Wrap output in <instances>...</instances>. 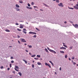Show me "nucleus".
I'll return each instance as SVG.
<instances>
[{
  "label": "nucleus",
  "instance_id": "1",
  "mask_svg": "<svg viewBox=\"0 0 78 78\" xmlns=\"http://www.w3.org/2000/svg\"><path fill=\"white\" fill-rule=\"evenodd\" d=\"M47 48L50 52L53 53H54V54H56V52L55 51L50 49L48 47Z\"/></svg>",
  "mask_w": 78,
  "mask_h": 78
},
{
  "label": "nucleus",
  "instance_id": "2",
  "mask_svg": "<svg viewBox=\"0 0 78 78\" xmlns=\"http://www.w3.org/2000/svg\"><path fill=\"white\" fill-rule=\"evenodd\" d=\"M73 25L74 27L78 29V25L77 24H75V25L74 24H73Z\"/></svg>",
  "mask_w": 78,
  "mask_h": 78
},
{
  "label": "nucleus",
  "instance_id": "3",
  "mask_svg": "<svg viewBox=\"0 0 78 78\" xmlns=\"http://www.w3.org/2000/svg\"><path fill=\"white\" fill-rule=\"evenodd\" d=\"M20 40H21V42H27V41L25 40V39L23 38H20Z\"/></svg>",
  "mask_w": 78,
  "mask_h": 78
},
{
  "label": "nucleus",
  "instance_id": "4",
  "mask_svg": "<svg viewBox=\"0 0 78 78\" xmlns=\"http://www.w3.org/2000/svg\"><path fill=\"white\" fill-rule=\"evenodd\" d=\"M58 5L59 6H61L62 7L64 6V5L62 4V3H60L59 4H58Z\"/></svg>",
  "mask_w": 78,
  "mask_h": 78
},
{
  "label": "nucleus",
  "instance_id": "5",
  "mask_svg": "<svg viewBox=\"0 0 78 78\" xmlns=\"http://www.w3.org/2000/svg\"><path fill=\"white\" fill-rule=\"evenodd\" d=\"M49 22H51V23H55V21L54 20H51V21Z\"/></svg>",
  "mask_w": 78,
  "mask_h": 78
},
{
  "label": "nucleus",
  "instance_id": "6",
  "mask_svg": "<svg viewBox=\"0 0 78 78\" xmlns=\"http://www.w3.org/2000/svg\"><path fill=\"white\" fill-rule=\"evenodd\" d=\"M61 50H66V48L65 47H62L60 48Z\"/></svg>",
  "mask_w": 78,
  "mask_h": 78
},
{
  "label": "nucleus",
  "instance_id": "7",
  "mask_svg": "<svg viewBox=\"0 0 78 78\" xmlns=\"http://www.w3.org/2000/svg\"><path fill=\"white\" fill-rule=\"evenodd\" d=\"M25 31H27V30L25 29H23V32L25 34H27V32Z\"/></svg>",
  "mask_w": 78,
  "mask_h": 78
},
{
  "label": "nucleus",
  "instance_id": "8",
  "mask_svg": "<svg viewBox=\"0 0 78 78\" xmlns=\"http://www.w3.org/2000/svg\"><path fill=\"white\" fill-rule=\"evenodd\" d=\"M74 9H78V7H77L76 6H74Z\"/></svg>",
  "mask_w": 78,
  "mask_h": 78
},
{
  "label": "nucleus",
  "instance_id": "9",
  "mask_svg": "<svg viewBox=\"0 0 78 78\" xmlns=\"http://www.w3.org/2000/svg\"><path fill=\"white\" fill-rule=\"evenodd\" d=\"M15 9L17 11H20V9L17 8H15Z\"/></svg>",
  "mask_w": 78,
  "mask_h": 78
},
{
  "label": "nucleus",
  "instance_id": "10",
  "mask_svg": "<svg viewBox=\"0 0 78 78\" xmlns=\"http://www.w3.org/2000/svg\"><path fill=\"white\" fill-rule=\"evenodd\" d=\"M22 25V24H20V28H23V27Z\"/></svg>",
  "mask_w": 78,
  "mask_h": 78
},
{
  "label": "nucleus",
  "instance_id": "11",
  "mask_svg": "<svg viewBox=\"0 0 78 78\" xmlns=\"http://www.w3.org/2000/svg\"><path fill=\"white\" fill-rule=\"evenodd\" d=\"M49 62L50 63H51V64L52 65V66H54V64H53V62H51V61H49Z\"/></svg>",
  "mask_w": 78,
  "mask_h": 78
},
{
  "label": "nucleus",
  "instance_id": "12",
  "mask_svg": "<svg viewBox=\"0 0 78 78\" xmlns=\"http://www.w3.org/2000/svg\"><path fill=\"white\" fill-rule=\"evenodd\" d=\"M19 2L20 3H23V1L22 0H20Z\"/></svg>",
  "mask_w": 78,
  "mask_h": 78
},
{
  "label": "nucleus",
  "instance_id": "13",
  "mask_svg": "<svg viewBox=\"0 0 78 78\" xmlns=\"http://www.w3.org/2000/svg\"><path fill=\"white\" fill-rule=\"evenodd\" d=\"M16 8H19L20 7V6L17 4H16Z\"/></svg>",
  "mask_w": 78,
  "mask_h": 78
},
{
  "label": "nucleus",
  "instance_id": "14",
  "mask_svg": "<svg viewBox=\"0 0 78 78\" xmlns=\"http://www.w3.org/2000/svg\"><path fill=\"white\" fill-rule=\"evenodd\" d=\"M5 31L6 32H10V30L8 29H6L5 30Z\"/></svg>",
  "mask_w": 78,
  "mask_h": 78
},
{
  "label": "nucleus",
  "instance_id": "15",
  "mask_svg": "<svg viewBox=\"0 0 78 78\" xmlns=\"http://www.w3.org/2000/svg\"><path fill=\"white\" fill-rule=\"evenodd\" d=\"M44 50L46 52H47L48 53V50H47V48H45L44 49Z\"/></svg>",
  "mask_w": 78,
  "mask_h": 78
},
{
  "label": "nucleus",
  "instance_id": "16",
  "mask_svg": "<svg viewBox=\"0 0 78 78\" xmlns=\"http://www.w3.org/2000/svg\"><path fill=\"white\" fill-rule=\"evenodd\" d=\"M68 8L70 9H74L72 7H68Z\"/></svg>",
  "mask_w": 78,
  "mask_h": 78
},
{
  "label": "nucleus",
  "instance_id": "17",
  "mask_svg": "<svg viewBox=\"0 0 78 78\" xmlns=\"http://www.w3.org/2000/svg\"><path fill=\"white\" fill-rule=\"evenodd\" d=\"M73 48V46H70L69 47V50H72V48Z\"/></svg>",
  "mask_w": 78,
  "mask_h": 78
},
{
  "label": "nucleus",
  "instance_id": "18",
  "mask_svg": "<svg viewBox=\"0 0 78 78\" xmlns=\"http://www.w3.org/2000/svg\"><path fill=\"white\" fill-rule=\"evenodd\" d=\"M23 61H24V62L26 63V64H27V61L26 60H25L24 59H23Z\"/></svg>",
  "mask_w": 78,
  "mask_h": 78
},
{
  "label": "nucleus",
  "instance_id": "19",
  "mask_svg": "<svg viewBox=\"0 0 78 78\" xmlns=\"http://www.w3.org/2000/svg\"><path fill=\"white\" fill-rule=\"evenodd\" d=\"M60 53H64V51H60Z\"/></svg>",
  "mask_w": 78,
  "mask_h": 78
},
{
  "label": "nucleus",
  "instance_id": "20",
  "mask_svg": "<svg viewBox=\"0 0 78 78\" xmlns=\"http://www.w3.org/2000/svg\"><path fill=\"white\" fill-rule=\"evenodd\" d=\"M32 58H34V57H35L36 56V55H31V56Z\"/></svg>",
  "mask_w": 78,
  "mask_h": 78
},
{
  "label": "nucleus",
  "instance_id": "21",
  "mask_svg": "<svg viewBox=\"0 0 78 78\" xmlns=\"http://www.w3.org/2000/svg\"><path fill=\"white\" fill-rule=\"evenodd\" d=\"M15 68L16 69H19V67H18V66H15Z\"/></svg>",
  "mask_w": 78,
  "mask_h": 78
},
{
  "label": "nucleus",
  "instance_id": "22",
  "mask_svg": "<svg viewBox=\"0 0 78 78\" xmlns=\"http://www.w3.org/2000/svg\"><path fill=\"white\" fill-rule=\"evenodd\" d=\"M37 64L38 65H39V66L40 65H41V63L39 62H37Z\"/></svg>",
  "mask_w": 78,
  "mask_h": 78
},
{
  "label": "nucleus",
  "instance_id": "23",
  "mask_svg": "<svg viewBox=\"0 0 78 78\" xmlns=\"http://www.w3.org/2000/svg\"><path fill=\"white\" fill-rule=\"evenodd\" d=\"M18 74L20 75V76H21L22 75V73L20 72H19L18 73Z\"/></svg>",
  "mask_w": 78,
  "mask_h": 78
},
{
  "label": "nucleus",
  "instance_id": "24",
  "mask_svg": "<svg viewBox=\"0 0 78 78\" xmlns=\"http://www.w3.org/2000/svg\"><path fill=\"white\" fill-rule=\"evenodd\" d=\"M55 1L57 3H59V0H55Z\"/></svg>",
  "mask_w": 78,
  "mask_h": 78
},
{
  "label": "nucleus",
  "instance_id": "25",
  "mask_svg": "<svg viewBox=\"0 0 78 78\" xmlns=\"http://www.w3.org/2000/svg\"><path fill=\"white\" fill-rule=\"evenodd\" d=\"M65 58H67V54L65 56Z\"/></svg>",
  "mask_w": 78,
  "mask_h": 78
},
{
  "label": "nucleus",
  "instance_id": "26",
  "mask_svg": "<svg viewBox=\"0 0 78 78\" xmlns=\"http://www.w3.org/2000/svg\"><path fill=\"white\" fill-rule=\"evenodd\" d=\"M37 57H38V58H40L41 57V55H37Z\"/></svg>",
  "mask_w": 78,
  "mask_h": 78
},
{
  "label": "nucleus",
  "instance_id": "27",
  "mask_svg": "<svg viewBox=\"0 0 78 78\" xmlns=\"http://www.w3.org/2000/svg\"><path fill=\"white\" fill-rule=\"evenodd\" d=\"M17 30L18 31H21V29H20L19 28H17Z\"/></svg>",
  "mask_w": 78,
  "mask_h": 78
},
{
  "label": "nucleus",
  "instance_id": "28",
  "mask_svg": "<svg viewBox=\"0 0 78 78\" xmlns=\"http://www.w3.org/2000/svg\"><path fill=\"white\" fill-rule=\"evenodd\" d=\"M63 45L65 47H66V48H67V46H66V45H64V44H63Z\"/></svg>",
  "mask_w": 78,
  "mask_h": 78
},
{
  "label": "nucleus",
  "instance_id": "29",
  "mask_svg": "<svg viewBox=\"0 0 78 78\" xmlns=\"http://www.w3.org/2000/svg\"><path fill=\"white\" fill-rule=\"evenodd\" d=\"M15 70L16 71H17V72H19V70L17 69L16 68H15Z\"/></svg>",
  "mask_w": 78,
  "mask_h": 78
},
{
  "label": "nucleus",
  "instance_id": "30",
  "mask_svg": "<svg viewBox=\"0 0 78 78\" xmlns=\"http://www.w3.org/2000/svg\"><path fill=\"white\" fill-rule=\"evenodd\" d=\"M43 5H45V6H47V7H49L47 5H46V4L43 3Z\"/></svg>",
  "mask_w": 78,
  "mask_h": 78
},
{
  "label": "nucleus",
  "instance_id": "31",
  "mask_svg": "<svg viewBox=\"0 0 78 78\" xmlns=\"http://www.w3.org/2000/svg\"><path fill=\"white\" fill-rule=\"evenodd\" d=\"M49 64H48V63H47V62H45V66H48V65Z\"/></svg>",
  "mask_w": 78,
  "mask_h": 78
},
{
  "label": "nucleus",
  "instance_id": "32",
  "mask_svg": "<svg viewBox=\"0 0 78 78\" xmlns=\"http://www.w3.org/2000/svg\"><path fill=\"white\" fill-rule=\"evenodd\" d=\"M48 67H49L50 68H51V66H50V65L49 64L48 65Z\"/></svg>",
  "mask_w": 78,
  "mask_h": 78
},
{
  "label": "nucleus",
  "instance_id": "33",
  "mask_svg": "<svg viewBox=\"0 0 78 78\" xmlns=\"http://www.w3.org/2000/svg\"><path fill=\"white\" fill-rule=\"evenodd\" d=\"M37 36L36 35H34V36H33V37H35V38H36V37Z\"/></svg>",
  "mask_w": 78,
  "mask_h": 78
},
{
  "label": "nucleus",
  "instance_id": "34",
  "mask_svg": "<svg viewBox=\"0 0 78 78\" xmlns=\"http://www.w3.org/2000/svg\"><path fill=\"white\" fill-rule=\"evenodd\" d=\"M28 6H29V7L31 6V5L29 3H28Z\"/></svg>",
  "mask_w": 78,
  "mask_h": 78
},
{
  "label": "nucleus",
  "instance_id": "35",
  "mask_svg": "<svg viewBox=\"0 0 78 78\" xmlns=\"http://www.w3.org/2000/svg\"><path fill=\"white\" fill-rule=\"evenodd\" d=\"M32 66L33 68H34V64H32Z\"/></svg>",
  "mask_w": 78,
  "mask_h": 78
},
{
  "label": "nucleus",
  "instance_id": "36",
  "mask_svg": "<svg viewBox=\"0 0 78 78\" xmlns=\"http://www.w3.org/2000/svg\"><path fill=\"white\" fill-rule=\"evenodd\" d=\"M12 73H14V74H16V72H15V71H13L12 72Z\"/></svg>",
  "mask_w": 78,
  "mask_h": 78
},
{
  "label": "nucleus",
  "instance_id": "37",
  "mask_svg": "<svg viewBox=\"0 0 78 78\" xmlns=\"http://www.w3.org/2000/svg\"><path fill=\"white\" fill-rule=\"evenodd\" d=\"M33 32H31V31H30V32H29V33L30 34H33Z\"/></svg>",
  "mask_w": 78,
  "mask_h": 78
},
{
  "label": "nucleus",
  "instance_id": "38",
  "mask_svg": "<svg viewBox=\"0 0 78 78\" xmlns=\"http://www.w3.org/2000/svg\"><path fill=\"white\" fill-rule=\"evenodd\" d=\"M11 63H14V61L12 60L11 61Z\"/></svg>",
  "mask_w": 78,
  "mask_h": 78
},
{
  "label": "nucleus",
  "instance_id": "39",
  "mask_svg": "<svg viewBox=\"0 0 78 78\" xmlns=\"http://www.w3.org/2000/svg\"><path fill=\"white\" fill-rule=\"evenodd\" d=\"M29 48H32V46H31V45H30V46H29Z\"/></svg>",
  "mask_w": 78,
  "mask_h": 78
},
{
  "label": "nucleus",
  "instance_id": "40",
  "mask_svg": "<svg viewBox=\"0 0 78 78\" xmlns=\"http://www.w3.org/2000/svg\"><path fill=\"white\" fill-rule=\"evenodd\" d=\"M69 22H70V23H73V22L70 21H69Z\"/></svg>",
  "mask_w": 78,
  "mask_h": 78
},
{
  "label": "nucleus",
  "instance_id": "41",
  "mask_svg": "<svg viewBox=\"0 0 78 78\" xmlns=\"http://www.w3.org/2000/svg\"><path fill=\"white\" fill-rule=\"evenodd\" d=\"M36 30H37L38 31H40V30L37 28H36Z\"/></svg>",
  "mask_w": 78,
  "mask_h": 78
},
{
  "label": "nucleus",
  "instance_id": "42",
  "mask_svg": "<svg viewBox=\"0 0 78 78\" xmlns=\"http://www.w3.org/2000/svg\"><path fill=\"white\" fill-rule=\"evenodd\" d=\"M32 34H37L36 33H35V32H33Z\"/></svg>",
  "mask_w": 78,
  "mask_h": 78
},
{
  "label": "nucleus",
  "instance_id": "43",
  "mask_svg": "<svg viewBox=\"0 0 78 78\" xmlns=\"http://www.w3.org/2000/svg\"><path fill=\"white\" fill-rule=\"evenodd\" d=\"M34 59H36V60H38V58H34Z\"/></svg>",
  "mask_w": 78,
  "mask_h": 78
},
{
  "label": "nucleus",
  "instance_id": "44",
  "mask_svg": "<svg viewBox=\"0 0 78 78\" xmlns=\"http://www.w3.org/2000/svg\"><path fill=\"white\" fill-rule=\"evenodd\" d=\"M73 65H75V64H76V62H74L73 63Z\"/></svg>",
  "mask_w": 78,
  "mask_h": 78
},
{
  "label": "nucleus",
  "instance_id": "45",
  "mask_svg": "<svg viewBox=\"0 0 78 78\" xmlns=\"http://www.w3.org/2000/svg\"><path fill=\"white\" fill-rule=\"evenodd\" d=\"M75 59V57H73L72 58V59Z\"/></svg>",
  "mask_w": 78,
  "mask_h": 78
},
{
  "label": "nucleus",
  "instance_id": "46",
  "mask_svg": "<svg viewBox=\"0 0 78 78\" xmlns=\"http://www.w3.org/2000/svg\"><path fill=\"white\" fill-rule=\"evenodd\" d=\"M31 4L32 5H34V2H31Z\"/></svg>",
  "mask_w": 78,
  "mask_h": 78
},
{
  "label": "nucleus",
  "instance_id": "47",
  "mask_svg": "<svg viewBox=\"0 0 78 78\" xmlns=\"http://www.w3.org/2000/svg\"><path fill=\"white\" fill-rule=\"evenodd\" d=\"M15 25H19V24L17 23H16Z\"/></svg>",
  "mask_w": 78,
  "mask_h": 78
},
{
  "label": "nucleus",
  "instance_id": "48",
  "mask_svg": "<svg viewBox=\"0 0 78 78\" xmlns=\"http://www.w3.org/2000/svg\"><path fill=\"white\" fill-rule=\"evenodd\" d=\"M12 66V65L11 64H10V68Z\"/></svg>",
  "mask_w": 78,
  "mask_h": 78
},
{
  "label": "nucleus",
  "instance_id": "49",
  "mask_svg": "<svg viewBox=\"0 0 78 78\" xmlns=\"http://www.w3.org/2000/svg\"><path fill=\"white\" fill-rule=\"evenodd\" d=\"M67 21H65L64 22V23H65V24H66V23H67Z\"/></svg>",
  "mask_w": 78,
  "mask_h": 78
},
{
  "label": "nucleus",
  "instance_id": "50",
  "mask_svg": "<svg viewBox=\"0 0 78 78\" xmlns=\"http://www.w3.org/2000/svg\"><path fill=\"white\" fill-rule=\"evenodd\" d=\"M18 43H19V44H20V41H18Z\"/></svg>",
  "mask_w": 78,
  "mask_h": 78
},
{
  "label": "nucleus",
  "instance_id": "51",
  "mask_svg": "<svg viewBox=\"0 0 78 78\" xmlns=\"http://www.w3.org/2000/svg\"><path fill=\"white\" fill-rule=\"evenodd\" d=\"M20 37L19 35H18V38H20Z\"/></svg>",
  "mask_w": 78,
  "mask_h": 78
},
{
  "label": "nucleus",
  "instance_id": "52",
  "mask_svg": "<svg viewBox=\"0 0 78 78\" xmlns=\"http://www.w3.org/2000/svg\"><path fill=\"white\" fill-rule=\"evenodd\" d=\"M20 22H23V21H20Z\"/></svg>",
  "mask_w": 78,
  "mask_h": 78
},
{
  "label": "nucleus",
  "instance_id": "53",
  "mask_svg": "<svg viewBox=\"0 0 78 78\" xmlns=\"http://www.w3.org/2000/svg\"><path fill=\"white\" fill-rule=\"evenodd\" d=\"M26 8H27L28 9H29V7H28V6H27L26 7Z\"/></svg>",
  "mask_w": 78,
  "mask_h": 78
},
{
  "label": "nucleus",
  "instance_id": "54",
  "mask_svg": "<svg viewBox=\"0 0 78 78\" xmlns=\"http://www.w3.org/2000/svg\"><path fill=\"white\" fill-rule=\"evenodd\" d=\"M26 51V52H27V53H28V51L27 50H25Z\"/></svg>",
  "mask_w": 78,
  "mask_h": 78
},
{
  "label": "nucleus",
  "instance_id": "55",
  "mask_svg": "<svg viewBox=\"0 0 78 78\" xmlns=\"http://www.w3.org/2000/svg\"><path fill=\"white\" fill-rule=\"evenodd\" d=\"M0 68L1 69H3V66H2V67H1Z\"/></svg>",
  "mask_w": 78,
  "mask_h": 78
},
{
  "label": "nucleus",
  "instance_id": "56",
  "mask_svg": "<svg viewBox=\"0 0 78 78\" xmlns=\"http://www.w3.org/2000/svg\"><path fill=\"white\" fill-rule=\"evenodd\" d=\"M11 59H13V57H11Z\"/></svg>",
  "mask_w": 78,
  "mask_h": 78
},
{
  "label": "nucleus",
  "instance_id": "57",
  "mask_svg": "<svg viewBox=\"0 0 78 78\" xmlns=\"http://www.w3.org/2000/svg\"><path fill=\"white\" fill-rule=\"evenodd\" d=\"M10 69V68H7V70H9Z\"/></svg>",
  "mask_w": 78,
  "mask_h": 78
},
{
  "label": "nucleus",
  "instance_id": "58",
  "mask_svg": "<svg viewBox=\"0 0 78 78\" xmlns=\"http://www.w3.org/2000/svg\"><path fill=\"white\" fill-rule=\"evenodd\" d=\"M29 9H32V8H31V7H29Z\"/></svg>",
  "mask_w": 78,
  "mask_h": 78
},
{
  "label": "nucleus",
  "instance_id": "59",
  "mask_svg": "<svg viewBox=\"0 0 78 78\" xmlns=\"http://www.w3.org/2000/svg\"><path fill=\"white\" fill-rule=\"evenodd\" d=\"M76 6H78V4H76Z\"/></svg>",
  "mask_w": 78,
  "mask_h": 78
},
{
  "label": "nucleus",
  "instance_id": "60",
  "mask_svg": "<svg viewBox=\"0 0 78 78\" xmlns=\"http://www.w3.org/2000/svg\"><path fill=\"white\" fill-rule=\"evenodd\" d=\"M60 70H61V67H60L59 68Z\"/></svg>",
  "mask_w": 78,
  "mask_h": 78
},
{
  "label": "nucleus",
  "instance_id": "61",
  "mask_svg": "<svg viewBox=\"0 0 78 78\" xmlns=\"http://www.w3.org/2000/svg\"><path fill=\"white\" fill-rule=\"evenodd\" d=\"M69 61H71V59H70V58H69Z\"/></svg>",
  "mask_w": 78,
  "mask_h": 78
},
{
  "label": "nucleus",
  "instance_id": "62",
  "mask_svg": "<svg viewBox=\"0 0 78 78\" xmlns=\"http://www.w3.org/2000/svg\"><path fill=\"white\" fill-rule=\"evenodd\" d=\"M34 8H37V7H36V6H34Z\"/></svg>",
  "mask_w": 78,
  "mask_h": 78
},
{
  "label": "nucleus",
  "instance_id": "63",
  "mask_svg": "<svg viewBox=\"0 0 78 78\" xmlns=\"http://www.w3.org/2000/svg\"><path fill=\"white\" fill-rule=\"evenodd\" d=\"M9 48H11V47H12V46H9Z\"/></svg>",
  "mask_w": 78,
  "mask_h": 78
},
{
  "label": "nucleus",
  "instance_id": "64",
  "mask_svg": "<svg viewBox=\"0 0 78 78\" xmlns=\"http://www.w3.org/2000/svg\"><path fill=\"white\" fill-rule=\"evenodd\" d=\"M29 55H31V53H29Z\"/></svg>",
  "mask_w": 78,
  "mask_h": 78
}]
</instances>
